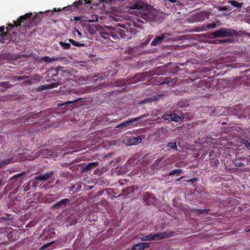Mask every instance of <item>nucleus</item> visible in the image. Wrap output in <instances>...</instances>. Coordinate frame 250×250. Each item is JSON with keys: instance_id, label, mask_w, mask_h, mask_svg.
<instances>
[{"instance_id": "obj_1", "label": "nucleus", "mask_w": 250, "mask_h": 250, "mask_svg": "<svg viewBox=\"0 0 250 250\" xmlns=\"http://www.w3.org/2000/svg\"><path fill=\"white\" fill-rule=\"evenodd\" d=\"M41 19L39 15L36 14L33 17V15L31 13L21 16L17 21H13L14 24H8V26L5 28L6 31L3 30V33L6 36L3 37L2 41L4 42L5 41L9 40V33L14 27H18L22 24L25 27L30 28L33 25H37Z\"/></svg>"}, {"instance_id": "obj_2", "label": "nucleus", "mask_w": 250, "mask_h": 250, "mask_svg": "<svg viewBox=\"0 0 250 250\" xmlns=\"http://www.w3.org/2000/svg\"><path fill=\"white\" fill-rule=\"evenodd\" d=\"M174 234L173 231H165L156 233H151L147 235L140 237L141 240L143 241L160 240L169 237Z\"/></svg>"}, {"instance_id": "obj_3", "label": "nucleus", "mask_w": 250, "mask_h": 250, "mask_svg": "<svg viewBox=\"0 0 250 250\" xmlns=\"http://www.w3.org/2000/svg\"><path fill=\"white\" fill-rule=\"evenodd\" d=\"M210 83L209 82L206 80H200L198 83L191 85L190 92L195 94H204L205 91L210 88Z\"/></svg>"}, {"instance_id": "obj_4", "label": "nucleus", "mask_w": 250, "mask_h": 250, "mask_svg": "<svg viewBox=\"0 0 250 250\" xmlns=\"http://www.w3.org/2000/svg\"><path fill=\"white\" fill-rule=\"evenodd\" d=\"M128 8L130 10L140 9L149 12L151 10L152 6L144 0H134L133 3H130Z\"/></svg>"}, {"instance_id": "obj_5", "label": "nucleus", "mask_w": 250, "mask_h": 250, "mask_svg": "<svg viewBox=\"0 0 250 250\" xmlns=\"http://www.w3.org/2000/svg\"><path fill=\"white\" fill-rule=\"evenodd\" d=\"M237 31L234 29L227 28H221L220 29L212 32L211 34L213 38L229 37L237 35Z\"/></svg>"}, {"instance_id": "obj_6", "label": "nucleus", "mask_w": 250, "mask_h": 250, "mask_svg": "<svg viewBox=\"0 0 250 250\" xmlns=\"http://www.w3.org/2000/svg\"><path fill=\"white\" fill-rule=\"evenodd\" d=\"M147 77V72L137 73L133 77L126 80H123L120 82V85L124 86L125 84L135 83L138 82L144 81Z\"/></svg>"}, {"instance_id": "obj_7", "label": "nucleus", "mask_w": 250, "mask_h": 250, "mask_svg": "<svg viewBox=\"0 0 250 250\" xmlns=\"http://www.w3.org/2000/svg\"><path fill=\"white\" fill-rule=\"evenodd\" d=\"M91 1L89 0H79L75 1L73 5H68L67 7L63 8L62 10L64 11L73 10L74 9L77 8L78 9H85L88 6L86 5L90 4Z\"/></svg>"}, {"instance_id": "obj_8", "label": "nucleus", "mask_w": 250, "mask_h": 250, "mask_svg": "<svg viewBox=\"0 0 250 250\" xmlns=\"http://www.w3.org/2000/svg\"><path fill=\"white\" fill-rule=\"evenodd\" d=\"M81 218V214H71L67 216L65 218V222L67 223V226H72L76 224Z\"/></svg>"}, {"instance_id": "obj_9", "label": "nucleus", "mask_w": 250, "mask_h": 250, "mask_svg": "<svg viewBox=\"0 0 250 250\" xmlns=\"http://www.w3.org/2000/svg\"><path fill=\"white\" fill-rule=\"evenodd\" d=\"M169 34L165 33L162 34L160 36L156 37L151 42V46H157L160 44L162 41L166 38L169 37Z\"/></svg>"}, {"instance_id": "obj_10", "label": "nucleus", "mask_w": 250, "mask_h": 250, "mask_svg": "<svg viewBox=\"0 0 250 250\" xmlns=\"http://www.w3.org/2000/svg\"><path fill=\"white\" fill-rule=\"evenodd\" d=\"M162 118L164 120L172 121L175 122H179L181 119L180 117L178 115L174 113L170 114H164Z\"/></svg>"}, {"instance_id": "obj_11", "label": "nucleus", "mask_w": 250, "mask_h": 250, "mask_svg": "<svg viewBox=\"0 0 250 250\" xmlns=\"http://www.w3.org/2000/svg\"><path fill=\"white\" fill-rule=\"evenodd\" d=\"M150 247V245L148 243L141 242L135 244L131 250H145Z\"/></svg>"}, {"instance_id": "obj_12", "label": "nucleus", "mask_w": 250, "mask_h": 250, "mask_svg": "<svg viewBox=\"0 0 250 250\" xmlns=\"http://www.w3.org/2000/svg\"><path fill=\"white\" fill-rule=\"evenodd\" d=\"M142 118H143L142 117H137V118L132 119L129 120L126 122H125L120 124L119 125H117L116 127L123 128V127L128 126L129 125L133 124L135 122L140 120Z\"/></svg>"}, {"instance_id": "obj_13", "label": "nucleus", "mask_w": 250, "mask_h": 250, "mask_svg": "<svg viewBox=\"0 0 250 250\" xmlns=\"http://www.w3.org/2000/svg\"><path fill=\"white\" fill-rule=\"evenodd\" d=\"M70 203V200L69 199L65 198L61 200L58 203L54 205L53 208H60L68 205Z\"/></svg>"}, {"instance_id": "obj_14", "label": "nucleus", "mask_w": 250, "mask_h": 250, "mask_svg": "<svg viewBox=\"0 0 250 250\" xmlns=\"http://www.w3.org/2000/svg\"><path fill=\"white\" fill-rule=\"evenodd\" d=\"M53 174V171L47 172L45 173L44 174L36 177V179L38 181L46 180L50 178Z\"/></svg>"}, {"instance_id": "obj_15", "label": "nucleus", "mask_w": 250, "mask_h": 250, "mask_svg": "<svg viewBox=\"0 0 250 250\" xmlns=\"http://www.w3.org/2000/svg\"><path fill=\"white\" fill-rule=\"evenodd\" d=\"M142 139L140 136H137L136 137H133L128 140L127 143V145H136L140 143L142 141Z\"/></svg>"}, {"instance_id": "obj_16", "label": "nucleus", "mask_w": 250, "mask_h": 250, "mask_svg": "<svg viewBox=\"0 0 250 250\" xmlns=\"http://www.w3.org/2000/svg\"><path fill=\"white\" fill-rule=\"evenodd\" d=\"M63 82L62 79L60 77L59 78L58 82L56 83H54L51 84H49L47 85H43V89H46L48 88H52L54 87H56L59 86L60 84H61Z\"/></svg>"}, {"instance_id": "obj_17", "label": "nucleus", "mask_w": 250, "mask_h": 250, "mask_svg": "<svg viewBox=\"0 0 250 250\" xmlns=\"http://www.w3.org/2000/svg\"><path fill=\"white\" fill-rule=\"evenodd\" d=\"M98 165L97 162H92L88 163L85 167H83V172H86L89 170L95 168Z\"/></svg>"}, {"instance_id": "obj_18", "label": "nucleus", "mask_w": 250, "mask_h": 250, "mask_svg": "<svg viewBox=\"0 0 250 250\" xmlns=\"http://www.w3.org/2000/svg\"><path fill=\"white\" fill-rule=\"evenodd\" d=\"M134 189L133 186L127 187L125 188L124 189L122 190V196H127L129 194L134 192Z\"/></svg>"}, {"instance_id": "obj_19", "label": "nucleus", "mask_w": 250, "mask_h": 250, "mask_svg": "<svg viewBox=\"0 0 250 250\" xmlns=\"http://www.w3.org/2000/svg\"><path fill=\"white\" fill-rule=\"evenodd\" d=\"M170 148L175 150L177 149V148L176 142H170L168 143L167 145L163 148V149L165 151H167L170 150Z\"/></svg>"}, {"instance_id": "obj_20", "label": "nucleus", "mask_w": 250, "mask_h": 250, "mask_svg": "<svg viewBox=\"0 0 250 250\" xmlns=\"http://www.w3.org/2000/svg\"><path fill=\"white\" fill-rule=\"evenodd\" d=\"M182 172V170L180 168L175 169L171 170L167 173L168 176H172L175 175L176 176H179Z\"/></svg>"}, {"instance_id": "obj_21", "label": "nucleus", "mask_w": 250, "mask_h": 250, "mask_svg": "<svg viewBox=\"0 0 250 250\" xmlns=\"http://www.w3.org/2000/svg\"><path fill=\"white\" fill-rule=\"evenodd\" d=\"M10 84L8 82L0 83V92L3 91L10 86Z\"/></svg>"}, {"instance_id": "obj_22", "label": "nucleus", "mask_w": 250, "mask_h": 250, "mask_svg": "<svg viewBox=\"0 0 250 250\" xmlns=\"http://www.w3.org/2000/svg\"><path fill=\"white\" fill-rule=\"evenodd\" d=\"M229 3L234 7H236L238 9H241L243 6V3H240L236 0H230Z\"/></svg>"}, {"instance_id": "obj_23", "label": "nucleus", "mask_w": 250, "mask_h": 250, "mask_svg": "<svg viewBox=\"0 0 250 250\" xmlns=\"http://www.w3.org/2000/svg\"><path fill=\"white\" fill-rule=\"evenodd\" d=\"M68 73L65 71H63L62 70H58V71H55V73L52 75V76L56 77L59 76H65V75H68Z\"/></svg>"}, {"instance_id": "obj_24", "label": "nucleus", "mask_w": 250, "mask_h": 250, "mask_svg": "<svg viewBox=\"0 0 250 250\" xmlns=\"http://www.w3.org/2000/svg\"><path fill=\"white\" fill-rule=\"evenodd\" d=\"M175 81L173 82V80L170 77H166L165 78L164 81L161 83L162 84L167 83L169 85H172L175 83Z\"/></svg>"}, {"instance_id": "obj_25", "label": "nucleus", "mask_w": 250, "mask_h": 250, "mask_svg": "<svg viewBox=\"0 0 250 250\" xmlns=\"http://www.w3.org/2000/svg\"><path fill=\"white\" fill-rule=\"evenodd\" d=\"M209 211H210V209H196L194 210V213L198 214L207 213Z\"/></svg>"}, {"instance_id": "obj_26", "label": "nucleus", "mask_w": 250, "mask_h": 250, "mask_svg": "<svg viewBox=\"0 0 250 250\" xmlns=\"http://www.w3.org/2000/svg\"><path fill=\"white\" fill-rule=\"evenodd\" d=\"M68 41L70 43H71L72 44H73L74 46H85V44L84 43H79L73 39H69Z\"/></svg>"}, {"instance_id": "obj_27", "label": "nucleus", "mask_w": 250, "mask_h": 250, "mask_svg": "<svg viewBox=\"0 0 250 250\" xmlns=\"http://www.w3.org/2000/svg\"><path fill=\"white\" fill-rule=\"evenodd\" d=\"M4 29V26H0V42L1 43H4V41H2V38L3 37L6 36L5 34L3 33Z\"/></svg>"}, {"instance_id": "obj_28", "label": "nucleus", "mask_w": 250, "mask_h": 250, "mask_svg": "<svg viewBox=\"0 0 250 250\" xmlns=\"http://www.w3.org/2000/svg\"><path fill=\"white\" fill-rule=\"evenodd\" d=\"M11 161V159H7L1 161L0 162V169L2 168L3 166H6L9 164Z\"/></svg>"}, {"instance_id": "obj_29", "label": "nucleus", "mask_w": 250, "mask_h": 250, "mask_svg": "<svg viewBox=\"0 0 250 250\" xmlns=\"http://www.w3.org/2000/svg\"><path fill=\"white\" fill-rule=\"evenodd\" d=\"M41 60L47 62H50L52 61H56L57 59L55 58H50L48 56H44L42 57Z\"/></svg>"}, {"instance_id": "obj_30", "label": "nucleus", "mask_w": 250, "mask_h": 250, "mask_svg": "<svg viewBox=\"0 0 250 250\" xmlns=\"http://www.w3.org/2000/svg\"><path fill=\"white\" fill-rule=\"evenodd\" d=\"M60 44L61 46L62 47V48L64 49H69L71 47V45L69 43H65L62 42H60Z\"/></svg>"}, {"instance_id": "obj_31", "label": "nucleus", "mask_w": 250, "mask_h": 250, "mask_svg": "<svg viewBox=\"0 0 250 250\" xmlns=\"http://www.w3.org/2000/svg\"><path fill=\"white\" fill-rule=\"evenodd\" d=\"M242 143L248 149L250 150V142L249 141L243 139Z\"/></svg>"}, {"instance_id": "obj_32", "label": "nucleus", "mask_w": 250, "mask_h": 250, "mask_svg": "<svg viewBox=\"0 0 250 250\" xmlns=\"http://www.w3.org/2000/svg\"><path fill=\"white\" fill-rule=\"evenodd\" d=\"M98 18L96 15H92L90 19L88 20L89 22H93L98 21Z\"/></svg>"}, {"instance_id": "obj_33", "label": "nucleus", "mask_w": 250, "mask_h": 250, "mask_svg": "<svg viewBox=\"0 0 250 250\" xmlns=\"http://www.w3.org/2000/svg\"><path fill=\"white\" fill-rule=\"evenodd\" d=\"M141 17L143 19L145 20L146 21H148L150 19V17L148 13L146 12L142 13L141 14Z\"/></svg>"}, {"instance_id": "obj_34", "label": "nucleus", "mask_w": 250, "mask_h": 250, "mask_svg": "<svg viewBox=\"0 0 250 250\" xmlns=\"http://www.w3.org/2000/svg\"><path fill=\"white\" fill-rule=\"evenodd\" d=\"M198 180V179L197 178L194 177L191 179L187 180L185 181L188 183H190L191 185H193V184L196 182Z\"/></svg>"}, {"instance_id": "obj_35", "label": "nucleus", "mask_w": 250, "mask_h": 250, "mask_svg": "<svg viewBox=\"0 0 250 250\" xmlns=\"http://www.w3.org/2000/svg\"><path fill=\"white\" fill-rule=\"evenodd\" d=\"M54 242H50L49 243H47L44 245H43L40 249V250H45L46 248H47V247H48L49 246H50L51 245L53 244Z\"/></svg>"}, {"instance_id": "obj_36", "label": "nucleus", "mask_w": 250, "mask_h": 250, "mask_svg": "<svg viewBox=\"0 0 250 250\" xmlns=\"http://www.w3.org/2000/svg\"><path fill=\"white\" fill-rule=\"evenodd\" d=\"M118 33L122 38H125L126 36L125 32L122 30H119Z\"/></svg>"}, {"instance_id": "obj_37", "label": "nucleus", "mask_w": 250, "mask_h": 250, "mask_svg": "<svg viewBox=\"0 0 250 250\" xmlns=\"http://www.w3.org/2000/svg\"><path fill=\"white\" fill-rule=\"evenodd\" d=\"M81 99H82L81 98H79V99H76V100H73V101H67V102H65V103L63 104L62 105H64V104H69L75 103L77 102V101L81 100Z\"/></svg>"}, {"instance_id": "obj_38", "label": "nucleus", "mask_w": 250, "mask_h": 250, "mask_svg": "<svg viewBox=\"0 0 250 250\" xmlns=\"http://www.w3.org/2000/svg\"><path fill=\"white\" fill-rule=\"evenodd\" d=\"M24 172H22V173H18L17 174H16L15 175H14L11 179H16L17 178H18V177H21L22 175H23L24 174Z\"/></svg>"}, {"instance_id": "obj_39", "label": "nucleus", "mask_w": 250, "mask_h": 250, "mask_svg": "<svg viewBox=\"0 0 250 250\" xmlns=\"http://www.w3.org/2000/svg\"><path fill=\"white\" fill-rule=\"evenodd\" d=\"M112 18L114 21H118L121 20L123 19V17H122V16H112Z\"/></svg>"}, {"instance_id": "obj_40", "label": "nucleus", "mask_w": 250, "mask_h": 250, "mask_svg": "<svg viewBox=\"0 0 250 250\" xmlns=\"http://www.w3.org/2000/svg\"><path fill=\"white\" fill-rule=\"evenodd\" d=\"M207 26L208 28H214L215 27H216V24L215 23L213 22L211 23V24H208Z\"/></svg>"}, {"instance_id": "obj_41", "label": "nucleus", "mask_w": 250, "mask_h": 250, "mask_svg": "<svg viewBox=\"0 0 250 250\" xmlns=\"http://www.w3.org/2000/svg\"><path fill=\"white\" fill-rule=\"evenodd\" d=\"M230 6H223L221 8V9L223 11H229L230 10Z\"/></svg>"}, {"instance_id": "obj_42", "label": "nucleus", "mask_w": 250, "mask_h": 250, "mask_svg": "<svg viewBox=\"0 0 250 250\" xmlns=\"http://www.w3.org/2000/svg\"><path fill=\"white\" fill-rule=\"evenodd\" d=\"M74 32H76L77 33L78 36L79 38H81L82 37V34L77 29H75Z\"/></svg>"}, {"instance_id": "obj_43", "label": "nucleus", "mask_w": 250, "mask_h": 250, "mask_svg": "<svg viewBox=\"0 0 250 250\" xmlns=\"http://www.w3.org/2000/svg\"><path fill=\"white\" fill-rule=\"evenodd\" d=\"M235 166L237 167H240L244 166V165L243 163H241V162H236L235 164Z\"/></svg>"}, {"instance_id": "obj_44", "label": "nucleus", "mask_w": 250, "mask_h": 250, "mask_svg": "<svg viewBox=\"0 0 250 250\" xmlns=\"http://www.w3.org/2000/svg\"><path fill=\"white\" fill-rule=\"evenodd\" d=\"M153 101V99L149 98H147V99H146V100H145L144 102V103L151 102Z\"/></svg>"}, {"instance_id": "obj_45", "label": "nucleus", "mask_w": 250, "mask_h": 250, "mask_svg": "<svg viewBox=\"0 0 250 250\" xmlns=\"http://www.w3.org/2000/svg\"><path fill=\"white\" fill-rule=\"evenodd\" d=\"M49 231L51 232V235H50V237H53V236H54L55 235V232L53 231V229H49Z\"/></svg>"}, {"instance_id": "obj_46", "label": "nucleus", "mask_w": 250, "mask_h": 250, "mask_svg": "<svg viewBox=\"0 0 250 250\" xmlns=\"http://www.w3.org/2000/svg\"><path fill=\"white\" fill-rule=\"evenodd\" d=\"M230 40H227V39H224V40H220L219 41V42L220 43H222V42H230Z\"/></svg>"}, {"instance_id": "obj_47", "label": "nucleus", "mask_w": 250, "mask_h": 250, "mask_svg": "<svg viewBox=\"0 0 250 250\" xmlns=\"http://www.w3.org/2000/svg\"><path fill=\"white\" fill-rule=\"evenodd\" d=\"M134 25L135 26L137 27H138V28H139L140 29L143 28L142 25H140V24H137V23H136V22L134 23Z\"/></svg>"}, {"instance_id": "obj_48", "label": "nucleus", "mask_w": 250, "mask_h": 250, "mask_svg": "<svg viewBox=\"0 0 250 250\" xmlns=\"http://www.w3.org/2000/svg\"><path fill=\"white\" fill-rule=\"evenodd\" d=\"M118 26H120L121 27H122L123 28H125V24H120V23H119L118 24Z\"/></svg>"}, {"instance_id": "obj_49", "label": "nucleus", "mask_w": 250, "mask_h": 250, "mask_svg": "<svg viewBox=\"0 0 250 250\" xmlns=\"http://www.w3.org/2000/svg\"><path fill=\"white\" fill-rule=\"evenodd\" d=\"M185 177H186V176H182V177H181L180 178H178V179H176V181H179V180H181V179H183V178H185Z\"/></svg>"}, {"instance_id": "obj_50", "label": "nucleus", "mask_w": 250, "mask_h": 250, "mask_svg": "<svg viewBox=\"0 0 250 250\" xmlns=\"http://www.w3.org/2000/svg\"><path fill=\"white\" fill-rule=\"evenodd\" d=\"M3 185V182L2 179L0 180V186H1Z\"/></svg>"}, {"instance_id": "obj_51", "label": "nucleus", "mask_w": 250, "mask_h": 250, "mask_svg": "<svg viewBox=\"0 0 250 250\" xmlns=\"http://www.w3.org/2000/svg\"><path fill=\"white\" fill-rule=\"evenodd\" d=\"M53 10H54V11H61V9H57L56 8H54Z\"/></svg>"}, {"instance_id": "obj_52", "label": "nucleus", "mask_w": 250, "mask_h": 250, "mask_svg": "<svg viewBox=\"0 0 250 250\" xmlns=\"http://www.w3.org/2000/svg\"><path fill=\"white\" fill-rule=\"evenodd\" d=\"M137 21H138V22H143L142 20L141 19H137Z\"/></svg>"}, {"instance_id": "obj_53", "label": "nucleus", "mask_w": 250, "mask_h": 250, "mask_svg": "<svg viewBox=\"0 0 250 250\" xmlns=\"http://www.w3.org/2000/svg\"><path fill=\"white\" fill-rule=\"evenodd\" d=\"M218 163H219V162H218V160H215V163H214V164H215V165H217V164H218Z\"/></svg>"}, {"instance_id": "obj_54", "label": "nucleus", "mask_w": 250, "mask_h": 250, "mask_svg": "<svg viewBox=\"0 0 250 250\" xmlns=\"http://www.w3.org/2000/svg\"><path fill=\"white\" fill-rule=\"evenodd\" d=\"M74 18L76 20H78L80 19L79 17H74Z\"/></svg>"}, {"instance_id": "obj_55", "label": "nucleus", "mask_w": 250, "mask_h": 250, "mask_svg": "<svg viewBox=\"0 0 250 250\" xmlns=\"http://www.w3.org/2000/svg\"><path fill=\"white\" fill-rule=\"evenodd\" d=\"M119 183L120 185H122L123 184V182H122L121 181H119Z\"/></svg>"}, {"instance_id": "obj_56", "label": "nucleus", "mask_w": 250, "mask_h": 250, "mask_svg": "<svg viewBox=\"0 0 250 250\" xmlns=\"http://www.w3.org/2000/svg\"><path fill=\"white\" fill-rule=\"evenodd\" d=\"M247 231L249 232L250 233V229L248 230Z\"/></svg>"}, {"instance_id": "obj_57", "label": "nucleus", "mask_w": 250, "mask_h": 250, "mask_svg": "<svg viewBox=\"0 0 250 250\" xmlns=\"http://www.w3.org/2000/svg\"><path fill=\"white\" fill-rule=\"evenodd\" d=\"M151 196H152V198H153V197H154V195H151Z\"/></svg>"}, {"instance_id": "obj_58", "label": "nucleus", "mask_w": 250, "mask_h": 250, "mask_svg": "<svg viewBox=\"0 0 250 250\" xmlns=\"http://www.w3.org/2000/svg\"><path fill=\"white\" fill-rule=\"evenodd\" d=\"M225 124V122H223V123H222V124H223V125H224Z\"/></svg>"}, {"instance_id": "obj_59", "label": "nucleus", "mask_w": 250, "mask_h": 250, "mask_svg": "<svg viewBox=\"0 0 250 250\" xmlns=\"http://www.w3.org/2000/svg\"><path fill=\"white\" fill-rule=\"evenodd\" d=\"M121 196V195L120 194H119V195H118V196H119V197H120Z\"/></svg>"}]
</instances>
